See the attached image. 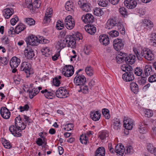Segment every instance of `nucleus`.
Masks as SVG:
<instances>
[{
    "mask_svg": "<svg viewBox=\"0 0 156 156\" xmlns=\"http://www.w3.org/2000/svg\"><path fill=\"white\" fill-rule=\"evenodd\" d=\"M15 126H11L9 127V131L14 136L17 137L20 136L21 132L26 128V125L22 122L20 115L15 118Z\"/></svg>",
    "mask_w": 156,
    "mask_h": 156,
    "instance_id": "obj_1",
    "label": "nucleus"
},
{
    "mask_svg": "<svg viewBox=\"0 0 156 156\" xmlns=\"http://www.w3.org/2000/svg\"><path fill=\"white\" fill-rule=\"evenodd\" d=\"M47 40L44 39L43 37L41 39H39L37 37L33 35L28 37L26 40L27 45L32 46L37 45L39 43L45 44L47 43Z\"/></svg>",
    "mask_w": 156,
    "mask_h": 156,
    "instance_id": "obj_2",
    "label": "nucleus"
},
{
    "mask_svg": "<svg viewBox=\"0 0 156 156\" xmlns=\"http://www.w3.org/2000/svg\"><path fill=\"white\" fill-rule=\"evenodd\" d=\"M31 69L30 63L27 62H24L22 63L20 70L21 71H24L26 73L27 77H28L30 75L33 73Z\"/></svg>",
    "mask_w": 156,
    "mask_h": 156,
    "instance_id": "obj_3",
    "label": "nucleus"
},
{
    "mask_svg": "<svg viewBox=\"0 0 156 156\" xmlns=\"http://www.w3.org/2000/svg\"><path fill=\"white\" fill-rule=\"evenodd\" d=\"M74 69L71 65H65L62 70V73L65 76L68 77L71 76L73 74Z\"/></svg>",
    "mask_w": 156,
    "mask_h": 156,
    "instance_id": "obj_4",
    "label": "nucleus"
},
{
    "mask_svg": "<svg viewBox=\"0 0 156 156\" xmlns=\"http://www.w3.org/2000/svg\"><path fill=\"white\" fill-rule=\"evenodd\" d=\"M65 24L66 28L70 30L73 29L75 26V20L71 16L69 15L66 18Z\"/></svg>",
    "mask_w": 156,
    "mask_h": 156,
    "instance_id": "obj_5",
    "label": "nucleus"
},
{
    "mask_svg": "<svg viewBox=\"0 0 156 156\" xmlns=\"http://www.w3.org/2000/svg\"><path fill=\"white\" fill-rule=\"evenodd\" d=\"M78 4L84 11L88 12L91 10L90 4L86 0H79L78 2Z\"/></svg>",
    "mask_w": 156,
    "mask_h": 156,
    "instance_id": "obj_6",
    "label": "nucleus"
},
{
    "mask_svg": "<svg viewBox=\"0 0 156 156\" xmlns=\"http://www.w3.org/2000/svg\"><path fill=\"white\" fill-rule=\"evenodd\" d=\"M86 81V78L83 75L77 74L74 79V82L76 86L83 85Z\"/></svg>",
    "mask_w": 156,
    "mask_h": 156,
    "instance_id": "obj_7",
    "label": "nucleus"
},
{
    "mask_svg": "<svg viewBox=\"0 0 156 156\" xmlns=\"http://www.w3.org/2000/svg\"><path fill=\"white\" fill-rule=\"evenodd\" d=\"M69 93L67 90L63 87H59L55 92L57 97L60 98H66L68 96Z\"/></svg>",
    "mask_w": 156,
    "mask_h": 156,
    "instance_id": "obj_8",
    "label": "nucleus"
},
{
    "mask_svg": "<svg viewBox=\"0 0 156 156\" xmlns=\"http://www.w3.org/2000/svg\"><path fill=\"white\" fill-rule=\"evenodd\" d=\"M24 55L27 58L29 59H31L35 56L34 51L32 48L27 46L24 51Z\"/></svg>",
    "mask_w": 156,
    "mask_h": 156,
    "instance_id": "obj_9",
    "label": "nucleus"
},
{
    "mask_svg": "<svg viewBox=\"0 0 156 156\" xmlns=\"http://www.w3.org/2000/svg\"><path fill=\"white\" fill-rule=\"evenodd\" d=\"M113 45L115 49L117 51L121 50L124 47L122 40L118 38L114 41Z\"/></svg>",
    "mask_w": 156,
    "mask_h": 156,
    "instance_id": "obj_10",
    "label": "nucleus"
},
{
    "mask_svg": "<svg viewBox=\"0 0 156 156\" xmlns=\"http://www.w3.org/2000/svg\"><path fill=\"white\" fill-rule=\"evenodd\" d=\"M124 126L128 130H131L133 128V122L131 119L125 117L123 121Z\"/></svg>",
    "mask_w": 156,
    "mask_h": 156,
    "instance_id": "obj_11",
    "label": "nucleus"
},
{
    "mask_svg": "<svg viewBox=\"0 0 156 156\" xmlns=\"http://www.w3.org/2000/svg\"><path fill=\"white\" fill-rule=\"evenodd\" d=\"M115 151L118 156H122L125 152L124 146L121 144H118L115 146Z\"/></svg>",
    "mask_w": 156,
    "mask_h": 156,
    "instance_id": "obj_12",
    "label": "nucleus"
},
{
    "mask_svg": "<svg viewBox=\"0 0 156 156\" xmlns=\"http://www.w3.org/2000/svg\"><path fill=\"white\" fill-rule=\"evenodd\" d=\"M53 10L51 8H48L46 10L45 16L44 18L43 23L46 24L51 20L50 18L52 16Z\"/></svg>",
    "mask_w": 156,
    "mask_h": 156,
    "instance_id": "obj_13",
    "label": "nucleus"
},
{
    "mask_svg": "<svg viewBox=\"0 0 156 156\" xmlns=\"http://www.w3.org/2000/svg\"><path fill=\"white\" fill-rule=\"evenodd\" d=\"M82 19L83 21L86 23H92L94 21L93 16L90 13H87L85 16H82Z\"/></svg>",
    "mask_w": 156,
    "mask_h": 156,
    "instance_id": "obj_14",
    "label": "nucleus"
},
{
    "mask_svg": "<svg viewBox=\"0 0 156 156\" xmlns=\"http://www.w3.org/2000/svg\"><path fill=\"white\" fill-rule=\"evenodd\" d=\"M142 54L144 55V57L148 60L151 61L154 59V55L150 50H142Z\"/></svg>",
    "mask_w": 156,
    "mask_h": 156,
    "instance_id": "obj_15",
    "label": "nucleus"
},
{
    "mask_svg": "<svg viewBox=\"0 0 156 156\" xmlns=\"http://www.w3.org/2000/svg\"><path fill=\"white\" fill-rule=\"evenodd\" d=\"M125 6L129 9H132L135 8L137 5L136 1L134 0H126L124 2Z\"/></svg>",
    "mask_w": 156,
    "mask_h": 156,
    "instance_id": "obj_16",
    "label": "nucleus"
},
{
    "mask_svg": "<svg viewBox=\"0 0 156 156\" xmlns=\"http://www.w3.org/2000/svg\"><path fill=\"white\" fill-rule=\"evenodd\" d=\"M123 80L126 81H130L133 80L134 77L133 72H129L124 73L122 76Z\"/></svg>",
    "mask_w": 156,
    "mask_h": 156,
    "instance_id": "obj_17",
    "label": "nucleus"
},
{
    "mask_svg": "<svg viewBox=\"0 0 156 156\" xmlns=\"http://www.w3.org/2000/svg\"><path fill=\"white\" fill-rule=\"evenodd\" d=\"M0 114L5 119H8L10 115V113L9 110L4 107L1 108Z\"/></svg>",
    "mask_w": 156,
    "mask_h": 156,
    "instance_id": "obj_18",
    "label": "nucleus"
},
{
    "mask_svg": "<svg viewBox=\"0 0 156 156\" xmlns=\"http://www.w3.org/2000/svg\"><path fill=\"white\" fill-rule=\"evenodd\" d=\"M20 59L16 57H13L10 60V65L11 68H16L17 67L20 62Z\"/></svg>",
    "mask_w": 156,
    "mask_h": 156,
    "instance_id": "obj_19",
    "label": "nucleus"
},
{
    "mask_svg": "<svg viewBox=\"0 0 156 156\" xmlns=\"http://www.w3.org/2000/svg\"><path fill=\"white\" fill-rule=\"evenodd\" d=\"M117 21L115 19H109L106 23V28L110 29L116 26L117 24Z\"/></svg>",
    "mask_w": 156,
    "mask_h": 156,
    "instance_id": "obj_20",
    "label": "nucleus"
},
{
    "mask_svg": "<svg viewBox=\"0 0 156 156\" xmlns=\"http://www.w3.org/2000/svg\"><path fill=\"white\" fill-rule=\"evenodd\" d=\"M136 61L135 56L133 54H130L128 56L125 57V61L128 64H133Z\"/></svg>",
    "mask_w": 156,
    "mask_h": 156,
    "instance_id": "obj_21",
    "label": "nucleus"
},
{
    "mask_svg": "<svg viewBox=\"0 0 156 156\" xmlns=\"http://www.w3.org/2000/svg\"><path fill=\"white\" fill-rule=\"evenodd\" d=\"M99 39L100 42L105 46L109 43V38L106 35H101L99 37Z\"/></svg>",
    "mask_w": 156,
    "mask_h": 156,
    "instance_id": "obj_22",
    "label": "nucleus"
},
{
    "mask_svg": "<svg viewBox=\"0 0 156 156\" xmlns=\"http://www.w3.org/2000/svg\"><path fill=\"white\" fill-rule=\"evenodd\" d=\"M14 13L13 9L6 8L4 9L3 11V16L5 19H9Z\"/></svg>",
    "mask_w": 156,
    "mask_h": 156,
    "instance_id": "obj_23",
    "label": "nucleus"
},
{
    "mask_svg": "<svg viewBox=\"0 0 156 156\" xmlns=\"http://www.w3.org/2000/svg\"><path fill=\"white\" fill-rule=\"evenodd\" d=\"M90 115L91 118L95 121L98 120L101 117V114L98 111L91 112Z\"/></svg>",
    "mask_w": 156,
    "mask_h": 156,
    "instance_id": "obj_24",
    "label": "nucleus"
},
{
    "mask_svg": "<svg viewBox=\"0 0 156 156\" xmlns=\"http://www.w3.org/2000/svg\"><path fill=\"white\" fill-rule=\"evenodd\" d=\"M42 94H44V96L47 98L52 99L54 97L55 94L52 92L49 91L47 89H45L41 91Z\"/></svg>",
    "mask_w": 156,
    "mask_h": 156,
    "instance_id": "obj_25",
    "label": "nucleus"
},
{
    "mask_svg": "<svg viewBox=\"0 0 156 156\" xmlns=\"http://www.w3.org/2000/svg\"><path fill=\"white\" fill-rule=\"evenodd\" d=\"M85 29L86 32L91 35L94 34L96 32V28L94 25H90Z\"/></svg>",
    "mask_w": 156,
    "mask_h": 156,
    "instance_id": "obj_26",
    "label": "nucleus"
},
{
    "mask_svg": "<svg viewBox=\"0 0 156 156\" xmlns=\"http://www.w3.org/2000/svg\"><path fill=\"white\" fill-rule=\"evenodd\" d=\"M113 121V124L112 125L113 129L116 130H119L121 127L120 120L117 118H115Z\"/></svg>",
    "mask_w": 156,
    "mask_h": 156,
    "instance_id": "obj_27",
    "label": "nucleus"
},
{
    "mask_svg": "<svg viewBox=\"0 0 156 156\" xmlns=\"http://www.w3.org/2000/svg\"><path fill=\"white\" fill-rule=\"evenodd\" d=\"M67 44V43L65 38H62L57 43V45L62 48L65 47Z\"/></svg>",
    "mask_w": 156,
    "mask_h": 156,
    "instance_id": "obj_28",
    "label": "nucleus"
},
{
    "mask_svg": "<svg viewBox=\"0 0 156 156\" xmlns=\"http://www.w3.org/2000/svg\"><path fill=\"white\" fill-rule=\"evenodd\" d=\"M105 150L103 147L98 148L95 151V156H105Z\"/></svg>",
    "mask_w": 156,
    "mask_h": 156,
    "instance_id": "obj_29",
    "label": "nucleus"
},
{
    "mask_svg": "<svg viewBox=\"0 0 156 156\" xmlns=\"http://www.w3.org/2000/svg\"><path fill=\"white\" fill-rule=\"evenodd\" d=\"M26 28L25 26L23 23H20L17 26L14 30L15 33L18 34L24 30Z\"/></svg>",
    "mask_w": 156,
    "mask_h": 156,
    "instance_id": "obj_30",
    "label": "nucleus"
},
{
    "mask_svg": "<svg viewBox=\"0 0 156 156\" xmlns=\"http://www.w3.org/2000/svg\"><path fill=\"white\" fill-rule=\"evenodd\" d=\"M130 88L131 90L135 94L138 91V87L137 84L135 82H132L130 84Z\"/></svg>",
    "mask_w": 156,
    "mask_h": 156,
    "instance_id": "obj_31",
    "label": "nucleus"
},
{
    "mask_svg": "<svg viewBox=\"0 0 156 156\" xmlns=\"http://www.w3.org/2000/svg\"><path fill=\"white\" fill-rule=\"evenodd\" d=\"M147 149L151 153L154 154L156 156V148L154 147L152 144H148L147 145Z\"/></svg>",
    "mask_w": 156,
    "mask_h": 156,
    "instance_id": "obj_32",
    "label": "nucleus"
},
{
    "mask_svg": "<svg viewBox=\"0 0 156 156\" xmlns=\"http://www.w3.org/2000/svg\"><path fill=\"white\" fill-rule=\"evenodd\" d=\"M144 73L146 76H148L151 75L152 71V67L150 65H146L145 67Z\"/></svg>",
    "mask_w": 156,
    "mask_h": 156,
    "instance_id": "obj_33",
    "label": "nucleus"
},
{
    "mask_svg": "<svg viewBox=\"0 0 156 156\" xmlns=\"http://www.w3.org/2000/svg\"><path fill=\"white\" fill-rule=\"evenodd\" d=\"M65 7L66 9L68 11H71L74 10L75 7L72 3H71L69 1H67L65 5Z\"/></svg>",
    "mask_w": 156,
    "mask_h": 156,
    "instance_id": "obj_34",
    "label": "nucleus"
},
{
    "mask_svg": "<svg viewBox=\"0 0 156 156\" xmlns=\"http://www.w3.org/2000/svg\"><path fill=\"white\" fill-rule=\"evenodd\" d=\"M146 125H143L142 123L140 125L139 131L141 133H145L147 132V128Z\"/></svg>",
    "mask_w": 156,
    "mask_h": 156,
    "instance_id": "obj_35",
    "label": "nucleus"
},
{
    "mask_svg": "<svg viewBox=\"0 0 156 156\" xmlns=\"http://www.w3.org/2000/svg\"><path fill=\"white\" fill-rule=\"evenodd\" d=\"M94 14L97 16H102L104 13L102 10L100 8H96L94 10Z\"/></svg>",
    "mask_w": 156,
    "mask_h": 156,
    "instance_id": "obj_36",
    "label": "nucleus"
},
{
    "mask_svg": "<svg viewBox=\"0 0 156 156\" xmlns=\"http://www.w3.org/2000/svg\"><path fill=\"white\" fill-rule=\"evenodd\" d=\"M108 136V132L107 131H104L100 133L99 135V137L101 140H103Z\"/></svg>",
    "mask_w": 156,
    "mask_h": 156,
    "instance_id": "obj_37",
    "label": "nucleus"
},
{
    "mask_svg": "<svg viewBox=\"0 0 156 156\" xmlns=\"http://www.w3.org/2000/svg\"><path fill=\"white\" fill-rule=\"evenodd\" d=\"M25 21L26 23L30 26L34 25L35 23V21L31 18H26Z\"/></svg>",
    "mask_w": 156,
    "mask_h": 156,
    "instance_id": "obj_38",
    "label": "nucleus"
},
{
    "mask_svg": "<svg viewBox=\"0 0 156 156\" xmlns=\"http://www.w3.org/2000/svg\"><path fill=\"white\" fill-rule=\"evenodd\" d=\"M56 28L58 30H61L64 27V25L63 22L58 20L57 22L56 26Z\"/></svg>",
    "mask_w": 156,
    "mask_h": 156,
    "instance_id": "obj_39",
    "label": "nucleus"
},
{
    "mask_svg": "<svg viewBox=\"0 0 156 156\" xmlns=\"http://www.w3.org/2000/svg\"><path fill=\"white\" fill-rule=\"evenodd\" d=\"M88 137L85 135L82 134L80 136V141L82 144H86L87 143Z\"/></svg>",
    "mask_w": 156,
    "mask_h": 156,
    "instance_id": "obj_40",
    "label": "nucleus"
},
{
    "mask_svg": "<svg viewBox=\"0 0 156 156\" xmlns=\"http://www.w3.org/2000/svg\"><path fill=\"white\" fill-rule=\"evenodd\" d=\"M102 113L105 119H108L110 118L109 111L108 109H103L102 110Z\"/></svg>",
    "mask_w": 156,
    "mask_h": 156,
    "instance_id": "obj_41",
    "label": "nucleus"
},
{
    "mask_svg": "<svg viewBox=\"0 0 156 156\" xmlns=\"http://www.w3.org/2000/svg\"><path fill=\"white\" fill-rule=\"evenodd\" d=\"M117 26L119 30H120L121 33L122 34H125V28L121 23L118 22L117 21V24L116 25Z\"/></svg>",
    "mask_w": 156,
    "mask_h": 156,
    "instance_id": "obj_42",
    "label": "nucleus"
},
{
    "mask_svg": "<svg viewBox=\"0 0 156 156\" xmlns=\"http://www.w3.org/2000/svg\"><path fill=\"white\" fill-rule=\"evenodd\" d=\"M138 83L140 85H144L146 83L147 78L146 77L141 76L138 78Z\"/></svg>",
    "mask_w": 156,
    "mask_h": 156,
    "instance_id": "obj_43",
    "label": "nucleus"
},
{
    "mask_svg": "<svg viewBox=\"0 0 156 156\" xmlns=\"http://www.w3.org/2000/svg\"><path fill=\"white\" fill-rule=\"evenodd\" d=\"M25 5L27 8L30 10L33 9V6L32 0H25Z\"/></svg>",
    "mask_w": 156,
    "mask_h": 156,
    "instance_id": "obj_44",
    "label": "nucleus"
},
{
    "mask_svg": "<svg viewBox=\"0 0 156 156\" xmlns=\"http://www.w3.org/2000/svg\"><path fill=\"white\" fill-rule=\"evenodd\" d=\"M108 2L107 0H99L98 5L102 7H106L107 6Z\"/></svg>",
    "mask_w": 156,
    "mask_h": 156,
    "instance_id": "obj_45",
    "label": "nucleus"
},
{
    "mask_svg": "<svg viewBox=\"0 0 156 156\" xmlns=\"http://www.w3.org/2000/svg\"><path fill=\"white\" fill-rule=\"evenodd\" d=\"M85 71L86 74L89 76H91L93 74V71L90 66L86 67Z\"/></svg>",
    "mask_w": 156,
    "mask_h": 156,
    "instance_id": "obj_46",
    "label": "nucleus"
},
{
    "mask_svg": "<svg viewBox=\"0 0 156 156\" xmlns=\"http://www.w3.org/2000/svg\"><path fill=\"white\" fill-rule=\"evenodd\" d=\"M134 73L137 76H140L143 73V70L140 67L136 68L134 70Z\"/></svg>",
    "mask_w": 156,
    "mask_h": 156,
    "instance_id": "obj_47",
    "label": "nucleus"
},
{
    "mask_svg": "<svg viewBox=\"0 0 156 156\" xmlns=\"http://www.w3.org/2000/svg\"><path fill=\"white\" fill-rule=\"evenodd\" d=\"M81 92L83 94H86L88 92V89L87 86L82 85L80 87V90H79V92Z\"/></svg>",
    "mask_w": 156,
    "mask_h": 156,
    "instance_id": "obj_48",
    "label": "nucleus"
},
{
    "mask_svg": "<svg viewBox=\"0 0 156 156\" xmlns=\"http://www.w3.org/2000/svg\"><path fill=\"white\" fill-rule=\"evenodd\" d=\"M117 62L120 64L125 61V57L117 55L116 57Z\"/></svg>",
    "mask_w": 156,
    "mask_h": 156,
    "instance_id": "obj_49",
    "label": "nucleus"
},
{
    "mask_svg": "<svg viewBox=\"0 0 156 156\" xmlns=\"http://www.w3.org/2000/svg\"><path fill=\"white\" fill-rule=\"evenodd\" d=\"M110 36L112 37H115L118 36L119 35V33L116 30H113L109 32L108 33Z\"/></svg>",
    "mask_w": 156,
    "mask_h": 156,
    "instance_id": "obj_50",
    "label": "nucleus"
},
{
    "mask_svg": "<svg viewBox=\"0 0 156 156\" xmlns=\"http://www.w3.org/2000/svg\"><path fill=\"white\" fill-rule=\"evenodd\" d=\"M84 53L86 55H89L91 52V47L90 46L85 45L84 48Z\"/></svg>",
    "mask_w": 156,
    "mask_h": 156,
    "instance_id": "obj_51",
    "label": "nucleus"
},
{
    "mask_svg": "<svg viewBox=\"0 0 156 156\" xmlns=\"http://www.w3.org/2000/svg\"><path fill=\"white\" fill-rule=\"evenodd\" d=\"M65 126L67 127L65 128L64 129L67 131H69L73 129L74 125L73 123H69L66 125Z\"/></svg>",
    "mask_w": 156,
    "mask_h": 156,
    "instance_id": "obj_52",
    "label": "nucleus"
},
{
    "mask_svg": "<svg viewBox=\"0 0 156 156\" xmlns=\"http://www.w3.org/2000/svg\"><path fill=\"white\" fill-rule=\"evenodd\" d=\"M126 151L127 154H131L133 152V147L131 146H129L126 147Z\"/></svg>",
    "mask_w": 156,
    "mask_h": 156,
    "instance_id": "obj_53",
    "label": "nucleus"
},
{
    "mask_svg": "<svg viewBox=\"0 0 156 156\" xmlns=\"http://www.w3.org/2000/svg\"><path fill=\"white\" fill-rule=\"evenodd\" d=\"M148 81L150 83H152L156 81V75H151L148 78Z\"/></svg>",
    "mask_w": 156,
    "mask_h": 156,
    "instance_id": "obj_54",
    "label": "nucleus"
},
{
    "mask_svg": "<svg viewBox=\"0 0 156 156\" xmlns=\"http://www.w3.org/2000/svg\"><path fill=\"white\" fill-rule=\"evenodd\" d=\"M3 144L4 147L6 148L9 149L11 147L10 142L6 140H5L4 143Z\"/></svg>",
    "mask_w": 156,
    "mask_h": 156,
    "instance_id": "obj_55",
    "label": "nucleus"
},
{
    "mask_svg": "<svg viewBox=\"0 0 156 156\" xmlns=\"http://www.w3.org/2000/svg\"><path fill=\"white\" fill-rule=\"evenodd\" d=\"M29 108V107L28 105H25L23 107L20 106L19 108L21 112H23L24 111H27Z\"/></svg>",
    "mask_w": 156,
    "mask_h": 156,
    "instance_id": "obj_56",
    "label": "nucleus"
},
{
    "mask_svg": "<svg viewBox=\"0 0 156 156\" xmlns=\"http://www.w3.org/2000/svg\"><path fill=\"white\" fill-rule=\"evenodd\" d=\"M145 114L146 116L147 117H150L153 115V113L151 110L147 109L145 112Z\"/></svg>",
    "mask_w": 156,
    "mask_h": 156,
    "instance_id": "obj_57",
    "label": "nucleus"
},
{
    "mask_svg": "<svg viewBox=\"0 0 156 156\" xmlns=\"http://www.w3.org/2000/svg\"><path fill=\"white\" fill-rule=\"evenodd\" d=\"M53 83L56 86H58L60 84V81L57 77H55L53 79Z\"/></svg>",
    "mask_w": 156,
    "mask_h": 156,
    "instance_id": "obj_58",
    "label": "nucleus"
},
{
    "mask_svg": "<svg viewBox=\"0 0 156 156\" xmlns=\"http://www.w3.org/2000/svg\"><path fill=\"white\" fill-rule=\"evenodd\" d=\"M76 40L72 41V42L70 41L67 43V46L68 47H71L74 48L76 46Z\"/></svg>",
    "mask_w": 156,
    "mask_h": 156,
    "instance_id": "obj_59",
    "label": "nucleus"
},
{
    "mask_svg": "<svg viewBox=\"0 0 156 156\" xmlns=\"http://www.w3.org/2000/svg\"><path fill=\"white\" fill-rule=\"evenodd\" d=\"M19 20V19L17 16L12 18L10 20L11 24L12 25H14Z\"/></svg>",
    "mask_w": 156,
    "mask_h": 156,
    "instance_id": "obj_60",
    "label": "nucleus"
},
{
    "mask_svg": "<svg viewBox=\"0 0 156 156\" xmlns=\"http://www.w3.org/2000/svg\"><path fill=\"white\" fill-rule=\"evenodd\" d=\"M119 12L120 14L123 16H125L127 14V11L126 9L124 7H122L120 8Z\"/></svg>",
    "mask_w": 156,
    "mask_h": 156,
    "instance_id": "obj_61",
    "label": "nucleus"
},
{
    "mask_svg": "<svg viewBox=\"0 0 156 156\" xmlns=\"http://www.w3.org/2000/svg\"><path fill=\"white\" fill-rule=\"evenodd\" d=\"M65 38L67 43L76 40L75 38L73 36L70 35L67 36Z\"/></svg>",
    "mask_w": 156,
    "mask_h": 156,
    "instance_id": "obj_62",
    "label": "nucleus"
},
{
    "mask_svg": "<svg viewBox=\"0 0 156 156\" xmlns=\"http://www.w3.org/2000/svg\"><path fill=\"white\" fill-rule=\"evenodd\" d=\"M143 22L144 24H145L144 25H147V23L148 24V22H149L150 23L149 25H150V27H153V23L150 20L147 19H144L143 21Z\"/></svg>",
    "mask_w": 156,
    "mask_h": 156,
    "instance_id": "obj_63",
    "label": "nucleus"
},
{
    "mask_svg": "<svg viewBox=\"0 0 156 156\" xmlns=\"http://www.w3.org/2000/svg\"><path fill=\"white\" fill-rule=\"evenodd\" d=\"M126 69H125L126 73H127L129 72H133V70L132 66L130 65H127L126 67Z\"/></svg>",
    "mask_w": 156,
    "mask_h": 156,
    "instance_id": "obj_64",
    "label": "nucleus"
}]
</instances>
